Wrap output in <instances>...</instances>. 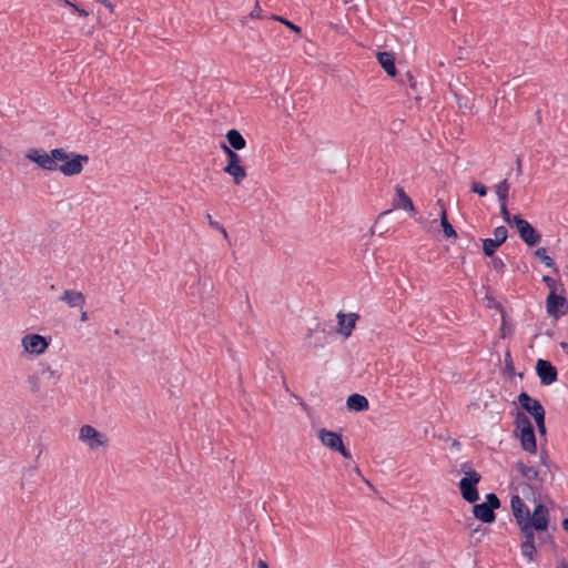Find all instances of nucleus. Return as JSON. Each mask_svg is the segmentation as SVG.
I'll use <instances>...</instances> for the list:
<instances>
[{
	"label": "nucleus",
	"mask_w": 568,
	"mask_h": 568,
	"mask_svg": "<svg viewBox=\"0 0 568 568\" xmlns=\"http://www.w3.org/2000/svg\"><path fill=\"white\" fill-rule=\"evenodd\" d=\"M344 3H348L349 1L348 0H343Z\"/></svg>",
	"instance_id": "6e6d98bb"
},
{
	"label": "nucleus",
	"mask_w": 568,
	"mask_h": 568,
	"mask_svg": "<svg viewBox=\"0 0 568 568\" xmlns=\"http://www.w3.org/2000/svg\"><path fill=\"white\" fill-rule=\"evenodd\" d=\"M22 346L26 352L40 355L48 349L49 342L42 335L28 334L22 338Z\"/></svg>",
	"instance_id": "f8f14e48"
},
{
	"label": "nucleus",
	"mask_w": 568,
	"mask_h": 568,
	"mask_svg": "<svg viewBox=\"0 0 568 568\" xmlns=\"http://www.w3.org/2000/svg\"><path fill=\"white\" fill-rule=\"evenodd\" d=\"M481 242L483 253L487 257H493L500 246V244L496 240L489 237L481 240Z\"/></svg>",
	"instance_id": "393cba45"
},
{
	"label": "nucleus",
	"mask_w": 568,
	"mask_h": 568,
	"mask_svg": "<svg viewBox=\"0 0 568 568\" xmlns=\"http://www.w3.org/2000/svg\"><path fill=\"white\" fill-rule=\"evenodd\" d=\"M460 471L464 477L458 483V488L463 499L473 504V515L483 524H493L496 521V513L500 508L501 503L495 493H488L485 501L477 504L479 499L478 484L481 475L473 468L471 463L465 462L460 465Z\"/></svg>",
	"instance_id": "f257e3e1"
},
{
	"label": "nucleus",
	"mask_w": 568,
	"mask_h": 568,
	"mask_svg": "<svg viewBox=\"0 0 568 568\" xmlns=\"http://www.w3.org/2000/svg\"><path fill=\"white\" fill-rule=\"evenodd\" d=\"M436 204L440 207V211L446 210L444 200L438 199Z\"/></svg>",
	"instance_id": "3c124183"
},
{
	"label": "nucleus",
	"mask_w": 568,
	"mask_h": 568,
	"mask_svg": "<svg viewBox=\"0 0 568 568\" xmlns=\"http://www.w3.org/2000/svg\"><path fill=\"white\" fill-rule=\"evenodd\" d=\"M220 148L226 155V165L223 168L224 173L233 178L234 184L240 185L247 175L246 169L242 164V158L231 148H227L224 141L220 142Z\"/></svg>",
	"instance_id": "20e7f679"
},
{
	"label": "nucleus",
	"mask_w": 568,
	"mask_h": 568,
	"mask_svg": "<svg viewBox=\"0 0 568 568\" xmlns=\"http://www.w3.org/2000/svg\"><path fill=\"white\" fill-rule=\"evenodd\" d=\"M557 568H568L567 560L562 558Z\"/></svg>",
	"instance_id": "8fccbe9b"
},
{
	"label": "nucleus",
	"mask_w": 568,
	"mask_h": 568,
	"mask_svg": "<svg viewBox=\"0 0 568 568\" xmlns=\"http://www.w3.org/2000/svg\"><path fill=\"white\" fill-rule=\"evenodd\" d=\"M545 419H546V415H542V416L538 417L537 419H534L536 423L538 433L540 435H546V432H547Z\"/></svg>",
	"instance_id": "e433bc0d"
},
{
	"label": "nucleus",
	"mask_w": 568,
	"mask_h": 568,
	"mask_svg": "<svg viewBox=\"0 0 568 568\" xmlns=\"http://www.w3.org/2000/svg\"><path fill=\"white\" fill-rule=\"evenodd\" d=\"M535 256L538 257L544 264L546 267H549V268H552L556 273H558V267L556 266V263L555 261L547 255V251L545 247H538L535 252H534Z\"/></svg>",
	"instance_id": "b1692460"
},
{
	"label": "nucleus",
	"mask_w": 568,
	"mask_h": 568,
	"mask_svg": "<svg viewBox=\"0 0 568 568\" xmlns=\"http://www.w3.org/2000/svg\"><path fill=\"white\" fill-rule=\"evenodd\" d=\"M216 231L221 232V234H223V236L225 239L229 237L227 232H226L225 227L222 224H220V227H217Z\"/></svg>",
	"instance_id": "a18cd8bd"
},
{
	"label": "nucleus",
	"mask_w": 568,
	"mask_h": 568,
	"mask_svg": "<svg viewBox=\"0 0 568 568\" xmlns=\"http://www.w3.org/2000/svg\"><path fill=\"white\" fill-rule=\"evenodd\" d=\"M226 145L227 148H231L233 151H240L243 150L246 146V141L241 134V132L236 129H230L226 134Z\"/></svg>",
	"instance_id": "a211bd4d"
},
{
	"label": "nucleus",
	"mask_w": 568,
	"mask_h": 568,
	"mask_svg": "<svg viewBox=\"0 0 568 568\" xmlns=\"http://www.w3.org/2000/svg\"><path fill=\"white\" fill-rule=\"evenodd\" d=\"M509 189L510 184L507 179L500 181L496 186V194L498 201L501 203H507L509 197Z\"/></svg>",
	"instance_id": "5701e85b"
},
{
	"label": "nucleus",
	"mask_w": 568,
	"mask_h": 568,
	"mask_svg": "<svg viewBox=\"0 0 568 568\" xmlns=\"http://www.w3.org/2000/svg\"><path fill=\"white\" fill-rule=\"evenodd\" d=\"M405 78L408 81L412 91L416 94V99H420L419 95H418V91H417V81L414 78V75L412 74V72L407 71L405 73Z\"/></svg>",
	"instance_id": "f704fd0d"
},
{
	"label": "nucleus",
	"mask_w": 568,
	"mask_h": 568,
	"mask_svg": "<svg viewBox=\"0 0 568 568\" xmlns=\"http://www.w3.org/2000/svg\"><path fill=\"white\" fill-rule=\"evenodd\" d=\"M82 322L87 321L88 320V313L87 312H82L81 314V318H80Z\"/></svg>",
	"instance_id": "864d4df0"
},
{
	"label": "nucleus",
	"mask_w": 568,
	"mask_h": 568,
	"mask_svg": "<svg viewBox=\"0 0 568 568\" xmlns=\"http://www.w3.org/2000/svg\"><path fill=\"white\" fill-rule=\"evenodd\" d=\"M500 214L504 219V221L509 224L511 227H514L515 225V222L513 221L514 219V215H511L507 209V203H501L500 204Z\"/></svg>",
	"instance_id": "72a5a7b5"
},
{
	"label": "nucleus",
	"mask_w": 568,
	"mask_h": 568,
	"mask_svg": "<svg viewBox=\"0 0 568 568\" xmlns=\"http://www.w3.org/2000/svg\"><path fill=\"white\" fill-rule=\"evenodd\" d=\"M562 529L568 532V518H564L561 521Z\"/></svg>",
	"instance_id": "de8ad7c7"
},
{
	"label": "nucleus",
	"mask_w": 568,
	"mask_h": 568,
	"mask_svg": "<svg viewBox=\"0 0 568 568\" xmlns=\"http://www.w3.org/2000/svg\"><path fill=\"white\" fill-rule=\"evenodd\" d=\"M540 463L546 466L547 468L550 467V462H549V458H548V454L546 452H542L540 454Z\"/></svg>",
	"instance_id": "a19ab883"
},
{
	"label": "nucleus",
	"mask_w": 568,
	"mask_h": 568,
	"mask_svg": "<svg viewBox=\"0 0 568 568\" xmlns=\"http://www.w3.org/2000/svg\"><path fill=\"white\" fill-rule=\"evenodd\" d=\"M392 212V210H388V211H384L382 212L379 215H378V220H381L383 216L389 214Z\"/></svg>",
	"instance_id": "603ef678"
},
{
	"label": "nucleus",
	"mask_w": 568,
	"mask_h": 568,
	"mask_svg": "<svg viewBox=\"0 0 568 568\" xmlns=\"http://www.w3.org/2000/svg\"><path fill=\"white\" fill-rule=\"evenodd\" d=\"M485 300L487 301L488 308H495L501 313L503 317L505 316V308L500 302L496 301L493 296L489 295H486Z\"/></svg>",
	"instance_id": "473e14b6"
},
{
	"label": "nucleus",
	"mask_w": 568,
	"mask_h": 568,
	"mask_svg": "<svg viewBox=\"0 0 568 568\" xmlns=\"http://www.w3.org/2000/svg\"><path fill=\"white\" fill-rule=\"evenodd\" d=\"M470 191L483 197L487 195L488 189L485 184L474 181L470 185Z\"/></svg>",
	"instance_id": "c756f323"
},
{
	"label": "nucleus",
	"mask_w": 568,
	"mask_h": 568,
	"mask_svg": "<svg viewBox=\"0 0 568 568\" xmlns=\"http://www.w3.org/2000/svg\"><path fill=\"white\" fill-rule=\"evenodd\" d=\"M516 468L528 480H538L540 484L544 481V478L539 477V470L532 466H527L521 460L516 463Z\"/></svg>",
	"instance_id": "6ab92c4d"
},
{
	"label": "nucleus",
	"mask_w": 568,
	"mask_h": 568,
	"mask_svg": "<svg viewBox=\"0 0 568 568\" xmlns=\"http://www.w3.org/2000/svg\"><path fill=\"white\" fill-rule=\"evenodd\" d=\"M337 317V327L336 332L344 336L345 338H348L355 326L356 322L359 318V315L357 313H344L339 311L336 315Z\"/></svg>",
	"instance_id": "9b49d317"
},
{
	"label": "nucleus",
	"mask_w": 568,
	"mask_h": 568,
	"mask_svg": "<svg viewBox=\"0 0 568 568\" xmlns=\"http://www.w3.org/2000/svg\"><path fill=\"white\" fill-rule=\"evenodd\" d=\"M393 209H400L408 212L410 215L416 214V207L413 200L406 194L400 185L395 186V196L393 199Z\"/></svg>",
	"instance_id": "ddd939ff"
},
{
	"label": "nucleus",
	"mask_w": 568,
	"mask_h": 568,
	"mask_svg": "<svg viewBox=\"0 0 568 568\" xmlns=\"http://www.w3.org/2000/svg\"><path fill=\"white\" fill-rule=\"evenodd\" d=\"M536 374L540 379V384L544 386L551 385L558 379V369L548 359H537Z\"/></svg>",
	"instance_id": "9d476101"
},
{
	"label": "nucleus",
	"mask_w": 568,
	"mask_h": 568,
	"mask_svg": "<svg viewBox=\"0 0 568 568\" xmlns=\"http://www.w3.org/2000/svg\"><path fill=\"white\" fill-rule=\"evenodd\" d=\"M559 346L562 348V351L568 354V343L567 342H560Z\"/></svg>",
	"instance_id": "09e8293b"
},
{
	"label": "nucleus",
	"mask_w": 568,
	"mask_h": 568,
	"mask_svg": "<svg viewBox=\"0 0 568 568\" xmlns=\"http://www.w3.org/2000/svg\"><path fill=\"white\" fill-rule=\"evenodd\" d=\"M312 335H313V329L310 328L307 332V335L305 337L306 344H308L310 346H313L314 348L324 346V344L326 342V336L324 334V331L322 332V336L316 337L314 342L312 341Z\"/></svg>",
	"instance_id": "bb28decb"
},
{
	"label": "nucleus",
	"mask_w": 568,
	"mask_h": 568,
	"mask_svg": "<svg viewBox=\"0 0 568 568\" xmlns=\"http://www.w3.org/2000/svg\"><path fill=\"white\" fill-rule=\"evenodd\" d=\"M478 530H479V527L475 528V529L473 530V534L477 532Z\"/></svg>",
	"instance_id": "5fc2aeb1"
},
{
	"label": "nucleus",
	"mask_w": 568,
	"mask_h": 568,
	"mask_svg": "<svg viewBox=\"0 0 568 568\" xmlns=\"http://www.w3.org/2000/svg\"><path fill=\"white\" fill-rule=\"evenodd\" d=\"M515 170H516V174L518 176L523 174V166H521V159H520V156H518L517 160H516V168H515Z\"/></svg>",
	"instance_id": "37998d69"
},
{
	"label": "nucleus",
	"mask_w": 568,
	"mask_h": 568,
	"mask_svg": "<svg viewBox=\"0 0 568 568\" xmlns=\"http://www.w3.org/2000/svg\"><path fill=\"white\" fill-rule=\"evenodd\" d=\"M346 408L349 412L362 413L369 408L368 399L358 393L351 394L346 399Z\"/></svg>",
	"instance_id": "f3484780"
},
{
	"label": "nucleus",
	"mask_w": 568,
	"mask_h": 568,
	"mask_svg": "<svg viewBox=\"0 0 568 568\" xmlns=\"http://www.w3.org/2000/svg\"><path fill=\"white\" fill-rule=\"evenodd\" d=\"M514 227L516 229L520 240L529 247H535L541 241V234L538 230L525 220L520 214L514 215Z\"/></svg>",
	"instance_id": "39448f33"
},
{
	"label": "nucleus",
	"mask_w": 568,
	"mask_h": 568,
	"mask_svg": "<svg viewBox=\"0 0 568 568\" xmlns=\"http://www.w3.org/2000/svg\"><path fill=\"white\" fill-rule=\"evenodd\" d=\"M520 528V531L523 532L525 540L524 541H530L535 542V531L537 532H544L547 531V529H544L541 527L536 526V524H531L530 521H525L521 525H518Z\"/></svg>",
	"instance_id": "aec40b11"
},
{
	"label": "nucleus",
	"mask_w": 568,
	"mask_h": 568,
	"mask_svg": "<svg viewBox=\"0 0 568 568\" xmlns=\"http://www.w3.org/2000/svg\"><path fill=\"white\" fill-rule=\"evenodd\" d=\"M75 12L79 13V16L81 17H88L89 16V12L87 10H84L83 8H80L79 6H73L72 8Z\"/></svg>",
	"instance_id": "79ce46f5"
},
{
	"label": "nucleus",
	"mask_w": 568,
	"mask_h": 568,
	"mask_svg": "<svg viewBox=\"0 0 568 568\" xmlns=\"http://www.w3.org/2000/svg\"><path fill=\"white\" fill-rule=\"evenodd\" d=\"M99 2L113 12V4L110 0H99Z\"/></svg>",
	"instance_id": "c03bdc74"
},
{
	"label": "nucleus",
	"mask_w": 568,
	"mask_h": 568,
	"mask_svg": "<svg viewBox=\"0 0 568 568\" xmlns=\"http://www.w3.org/2000/svg\"><path fill=\"white\" fill-rule=\"evenodd\" d=\"M26 158L42 170L60 171L65 176L80 174L83 164L89 161L88 155L67 152L62 148L53 149L50 153L43 149H30Z\"/></svg>",
	"instance_id": "f03ea898"
},
{
	"label": "nucleus",
	"mask_w": 568,
	"mask_h": 568,
	"mask_svg": "<svg viewBox=\"0 0 568 568\" xmlns=\"http://www.w3.org/2000/svg\"><path fill=\"white\" fill-rule=\"evenodd\" d=\"M542 542L548 544L554 550L557 548V544L551 535H547L545 538H541Z\"/></svg>",
	"instance_id": "58836bf2"
},
{
	"label": "nucleus",
	"mask_w": 568,
	"mask_h": 568,
	"mask_svg": "<svg viewBox=\"0 0 568 568\" xmlns=\"http://www.w3.org/2000/svg\"><path fill=\"white\" fill-rule=\"evenodd\" d=\"M261 13H262V9H261V7L258 6V2L256 1L254 9L251 11V13L248 14V17H250L251 19H260V18H262Z\"/></svg>",
	"instance_id": "4c0bfd02"
},
{
	"label": "nucleus",
	"mask_w": 568,
	"mask_h": 568,
	"mask_svg": "<svg viewBox=\"0 0 568 568\" xmlns=\"http://www.w3.org/2000/svg\"><path fill=\"white\" fill-rule=\"evenodd\" d=\"M61 300L67 302L71 307L82 306L85 302V297L81 292L64 291Z\"/></svg>",
	"instance_id": "4be33fe9"
},
{
	"label": "nucleus",
	"mask_w": 568,
	"mask_h": 568,
	"mask_svg": "<svg viewBox=\"0 0 568 568\" xmlns=\"http://www.w3.org/2000/svg\"><path fill=\"white\" fill-rule=\"evenodd\" d=\"M520 548H521V555L524 557L528 558V560H532L535 555L537 554V548H536L535 542L523 541Z\"/></svg>",
	"instance_id": "a878e982"
},
{
	"label": "nucleus",
	"mask_w": 568,
	"mask_h": 568,
	"mask_svg": "<svg viewBox=\"0 0 568 568\" xmlns=\"http://www.w3.org/2000/svg\"><path fill=\"white\" fill-rule=\"evenodd\" d=\"M491 264H493V268L497 272V273H504L505 271V263L504 261L500 258V257H497V256H493L491 257Z\"/></svg>",
	"instance_id": "c9c22d12"
},
{
	"label": "nucleus",
	"mask_w": 568,
	"mask_h": 568,
	"mask_svg": "<svg viewBox=\"0 0 568 568\" xmlns=\"http://www.w3.org/2000/svg\"><path fill=\"white\" fill-rule=\"evenodd\" d=\"M494 240H496L500 245H503L508 237V230L504 225L497 226L494 230Z\"/></svg>",
	"instance_id": "c85d7f7f"
},
{
	"label": "nucleus",
	"mask_w": 568,
	"mask_h": 568,
	"mask_svg": "<svg viewBox=\"0 0 568 568\" xmlns=\"http://www.w3.org/2000/svg\"><path fill=\"white\" fill-rule=\"evenodd\" d=\"M257 568H270L268 564L262 559L257 562Z\"/></svg>",
	"instance_id": "49530a36"
},
{
	"label": "nucleus",
	"mask_w": 568,
	"mask_h": 568,
	"mask_svg": "<svg viewBox=\"0 0 568 568\" xmlns=\"http://www.w3.org/2000/svg\"><path fill=\"white\" fill-rule=\"evenodd\" d=\"M271 19L280 21L281 23L285 24L291 31H293L297 34H301V32H302L301 27L296 26L295 23H293L292 21L287 20L284 17L272 14Z\"/></svg>",
	"instance_id": "cd10ccee"
},
{
	"label": "nucleus",
	"mask_w": 568,
	"mask_h": 568,
	"mask_svg": "<svg viewBox=\"0 0 568 568\" xmlns=\"http://www.w3.org/2000/svg\"><path fill=\"white\" fill-rule=\"evenodd\" d=\"M318 438L322 444L331 450L339 453L345 459H352V454L344 445L343 435L341 433L322 428L318 432Z\"/></svg>",
	"instance_id": "423d86ee"
},
{
	"label": "nucleus",
	"mask_w": 568,
	"mask_h": 568,
	"mask_svg": "<svg viewBox=\"0 0 568 568\" xmlns=\"http://www.w3.org/2000/svg\"><path fill=\"white\" fill-rule=\"evenodd\" d=\"M515 426V435L519 438L523 450L535 454L537 452L536 433L529 417L523 412H517Z\"/></svg>",
	"instance_id": "7ed1b4c3"
},
{
	"label": "nucleus",
	"mask_w": 568,
	"mask_h": 568,
	"mask_svg": "<svg viewBox=\"0 0 568 568\" xmlns=\"http://www.w3.org/2000/svg\"><path fill=\"white\" fill-rule=\"evenodd\" d=\"M377 61L379 65L384 69L390 78H396L398 71L396 69V59L393 52L389 51H378L376 53Z\"/></svg>",
	"instance_id": "dca6fc26"
},
{
	"label": "nucleus",
	"mask_w": 568,
	"mask_h": 568,
	"mask_svg": "<svg viewBox=\"0 0 568 568\" xmlns=\"http://www.w3.org/2000/svg\"><path fill=\"white\" fill-rule=\"evenodd\" d=\"M205 219H206V221H207L209 225H210L212 229L216 230L217 227H220V223H219L217 221L213 220V217L211 216V214H210V213H206V214H205Z\"/></svg>",
	"instance_id": "ea45409f"
},
{
	"label": "nucleus",
	"mask_w": 568,
	"mask_h": 568,
	"mask_svg": "<svg viewBox=\"0 0 568 568\" xmlns=\"http://www.w3.org/2000/svg\"><path fill=\"white\" fill-rule=\"evenodd\" d=\"M439 220H440V226L443 229V233H444L445 239H447V240H450V239L456 240L457 239V232L454 229V226L450 224L446 210H442V212L439 214Z\"/></svg>",
	"instance_id": "412c9836"
},
{
	"label": "nucleus",
	"mask_w": 568,
	"mask_h": 568,
	"mask_svg": "<svg viewBox=\"0 0 568 568\" xmlns=\"http://www.w3.org/2000/svg\"><path fill=\"white\" fill-rule=\"evenodd\" d=\"M546 311L549 316L558 320L568 313V300L562 294L549 292L546 298Z\"/></svg>",
	"instance_id": "0eeeda50"
},
{
	"label": "nucleus",
	"mask_w": 568,
	"mask_h": 568,
	"mask_svg": "<svg viewBox=\"0 0 568 568\" xmlns=\"http://www.w3.org/2000/svg\"><path fill=\"white\" fill-rule=\"evenodd\" d=\"M505 372L508 373L509 376L515 375V366L509 349H507L505 353Z\"/></svg>",
	"instance_id": "2f4dec72"
},
{
	"label": "nucleus",
	"mask_w": 568,
	"mask_h": 568,
	"mask_svg": "<svg viewBox=\"0 0 568 568\" xmlns=\"http://www.w3.org/2000/svg\"><path fill=\"white\" fill-rule=\"evenodd\" d=\"M517 402L521 408L520 412L529 414L534 419L546 415V410L541 403L531 397L527 392H521L517 397Z\"/></svg>",
	"instance_id": "1a4fd4ad"
},
{
	"label": "nucleus",
	"mask_w": 568,
	"mask_h": 568,
	"mask_svg": "<svg viewBox=\"0 0 568 568\" xmlns=\"http://www.w3.org/2000/svg\"><path fill=\"white\" fill-rule=\"evenodd\" d=\"M510 508L517 525L529 521V508L519 495H513L510 499Z\"/></svg>",
	"instance_id": "4468645a"
},
{
	"label": "nucleus",
	"mask_w": 568,
	"mask_h": 568,
	"mask_svg": "<svg viewBox=\"0 0 568 568\" xmlns=\"http://www.w3.org/2000/svg\"><path fill=\"white\" fill-rule=\"evenodd\" d=\"M529 521L531 524H536V526L541 527L544 529L548 530L550 517H549V509L544 503H538L532 514L529 513Z\"/></svg>",
	"instance_id": "2eb2a0df"
},
{
	"label": "nucleus",
	"mask_w": 568,
	"mask_h": 568,
	"mask_svg": "<svg viewBox=\"0 0 568 568\" xmlns=\"http://www.w3.org/2000/svg\"><path fill=\"white\" fill-rule=\"evenodd\" d=\"M79 439L85 443L91 449L108 445V438L91 425H83L80 428Z\"/></svg>",
	"instance_id": "6e6552de"
},
{
	"label": "nucleus",
	"mask_w": 568,
	"mask_h": 568,
	"mask_svg": "<svg viewBox=\"0 0 568 568\" xmlns=\"http://www.w3.org/2000/svg\"><path fill=\"white\" fill-rule=\"evenodd\" d=\"M542 282L549 288V292H556L557 291L558 282L556 280H554L551 276L544 275L542 276ZM559 285L561 286V292H565L564 285L561 283H559Z\"/></svg>",
	"instance_id": "7c9ffc66"
}]
</instances>
